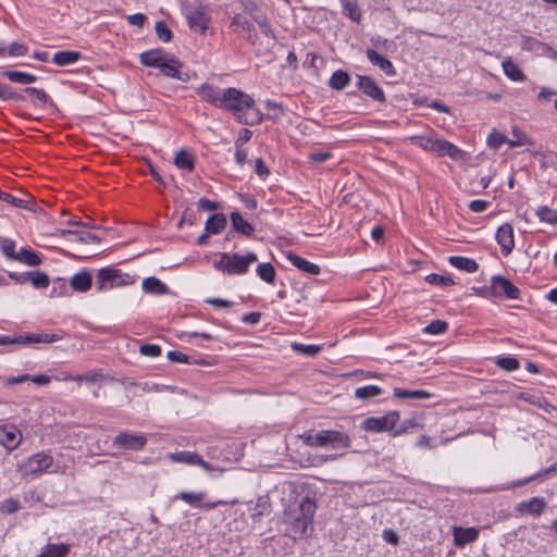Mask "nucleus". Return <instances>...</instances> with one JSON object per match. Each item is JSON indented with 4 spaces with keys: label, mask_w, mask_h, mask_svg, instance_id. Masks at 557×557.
I'll return each instance as SVG.
<instances>
[{
    "label": "nucleus",
    "mask_w": 557,
    "mask_h": 557,
    "mask_svg": "<svg viewBox=\"0 0 557 557\" xmlns=\"http://www.w3.org/2000/svg\"><path fill=\"white\" fill-rule=\"evenodd\" d=\"M454 543L457 547H463L467 544L473 543L479 537V530L474 527H453Z\"/></svg>",
    "instance_id": "20"
},
{
    "label": "nucleus",
    "mask_w": 557,
    "mask_h": 557,
    "mask_svg": "<svg viewBox=\"0 0 557 557\" xmlns=\"http://www.w3.org/2000/svg\"><path fill=\"white\" fill-rule=\"evenodd\" d=\"M317 510V503L306 496L299 505L284 511L283 523L286 525L285 533L293 540H299L313 531V517Z\"/></svg>",
    "instance_id": "2"
},
{
    "label": "nucleus",
    "mask_w": 557,
    "mask_h": 557,
    "mask_svg": "<svg viewBox=\"0 0 557 557\" xmlns=\"http://www.w3.org/2000/svg\"><path fill=\"white\" fill-rule=\"evenodd\" d=\"M394 396L401 399H429L432 395L424 389L410 391L396 387L394 388Z\"/></svg>",
    "instance_id": "41"
},
{
    "label": "nucleus",
    "mask_w": 557,
    "mask_h": 557,
    "mask_svg": "<svg viewBox=\"0 0 557 557\" xmlns=\"http://www.w3.org/2000/svg\"><path fill=\"white\" fill-rule=\"evenodd\" d=\"M174 164L180 170L194 172L196 168L195 154L187 149H180L175 152Z\"/></svg>",
    "instance_id": "26"
},
{
    "label": "nucleus",
    "mask_w": 557,
    "mask_h": 557,
    "mask_svg": "<svg viewBox=\"0 0 557 557\" xmlns=\"http://www.w3.org/2000/svg\"><path fill=\"white\" fill-rule=\"evenodd\" d=\"M357 87L372 100L384 103L386 97L384 90L377 85V83L370 76L358 75Z\"/></svg>",
    "instance_id": "15"
},
{
    "label": "nucleus",
    "mask_w": 557,
    "mask_h": 557,
    "mask_svg": "<svg viewBox=\"0 0 557 557\" xmlns=\"http://www.w3.org/2000/svg\"><path fill=\"white\" fill-rule=\"evenodd\" d=\"M187 21L190 28L205 33L210 23V17L203 9H196L187 15Z\"/></svg>",
    "instance_id": "27"
},
{
    "label": "nucleus",
    "mask_w": 557,
    "mask_h": 557,
    "mask_svg": "<svg viewBox=\"0 0 557 557\" xmlns=\"http://www.w3.org/2000/svg\"><path fill=\"white\" fill-rule=\"evenodd\" d=\"M292 347H293L294 351L304 354V355H307L310 357H315L322 350V347L320 345H314V344L306 345V344L294 343Z\"/></svg>",
    "instance_id": "50"
},
{
    "label": "nucleus",
    "mask_w": 557,
    "mask_h": 557,
    "mask_svg": "<svg viewBox=\"0 0 557 557\" xmlns=\"http://www.w3.org/2000/svg\"><path fill=\"white\" fill-rule=\"evenodd\" d=\"M141 355L147 357H159L162 352V349L157 344H143L139 348Z\"/></svg>",
    "instance_id": "63"
},
{
    "label": "nucleus",
    "mask_w": 557,
    "mask_h": 557,
    "mask_svg": "<svg viewBox=\"0 0 557 557\" xmlns=\"http://www.w3.org/2000/svg\"><path fill=\"white\" fill-rule=\"evenodd\" d=\"M495 239L500 247L502 255L509 256L515 248L513 226L510 223L502 224L496 231Z\"/></svg>",
    "instance_id": "16"
},
{
    "label": "nucleus",
    "mask_w": 557,
    "mask_h": 557,
    "mask_svg": "<svg viewBox=\"0 0 557 557\" xmlns=\"http://www.w3.org/2000/svg\"><path fill=\"white\" fill-rule=\"evenodd\" d=\"M257 275L267 284L273 285L276 280V270L270 262L258 264L256 269Z\"/></svg>",
    "instance_id": "40"
},
{
    "label": "nucleus",
    "mask_w": 557,
    "mask_h": 557,
    "mask_svg": "<svg viewBox=\"0 0 557 557\" xmlns=\"http://www.w3.org/2000/svg\"><path fill=\"white\" fill-rule=\"evenodd\" d=\"M23 434L15 424L0 425V445L11 453L22 443Z\"/></svg>",
    "instance_id": "14"
},
{
    "label": "nucleus",
    "mask_w": 557,
    "mask_h": 557,
    "mask_svg": "<svg viewBox=\"0 0 557 557\" xmlns=\"http://www.w3.org/2000/svg\"><path fill=\"white\" fill-rule=\"evenodd\" d=\"M23 91L29 96L35 97L42 104H46L50 100L49 95L44 89L26 87Z\"/></svg>",
    "instance_id": "62"
},
{
    "label": "nucleus",
    "mask_w": 557,
    "mask_h": 557,
    "mask_svg": "<svg viewBox=\"0 0 557 557\" xmlns=\"http://www.w3.org/2000/svg\"><path fill=\"white\" fill-rule=\"evenodd\" d=\"M63 333H28L21 335H0V346L17 344L36 345L49 344L63 339Z\"/></svg>",
    "instance_id": "10"
},
{
    "label": "nucleus",
    "mask_w": 557,
    "mask_h": 557,
    "mask_svg": "<svg viewBox=\"0 0 557 557\" xmlns=\"http://www.w3.org/2000/svg\"><path fill=\"white\" fill-rule=\"evenodd\" d=\"M0 200L8 202L16 208H25V203H26L25 200L20 199L17 197L13 196L12 194H9V193L2 191V190H0Z\"/></svg>",
    "instance_id": "64"
},
{
    "label": "nucleus",
    "mask_w": 557,
    "mask_h": 557,
    "mask_svg": "<svg viewBox=\"0 0 557 557\" xmlns=\"http://www.w3.org/2000/svg\"><path fill=\"white\" fill-rule=\"evenodd\" d=\"M53 465V456L50 451H39L30 455L18 465V471L23 476H37L48 471Z\"/></svg>",
    "instance_id": "11"
},
{
    "label": "nucleus",
    "mask_w": 557,
    "mask_h": 557,
    "mask_svg": "<svg viewBox=\"0 0 557 557\" xmlns=\"http://www.w3.org/2000/svg\"><path fill=\"white\" fill-rule=\"evenodd\" d=\"M15 261L25 263L29 267H37L41 264L42 259L39 253L32 249L22 248L15 258Z\"/></svg>",
    "instance_id": "38"
},
{
    "label": "nucleus",
    "mask_w": 557,
    "mask_h": 557,
    "mask_svg": "<svg viewBox=\"0 0 557 557\" xmlns=\"http://www.w3.org/2000/svg\"><path fill=\"white\" fill-rule=\"evenodd\" d=\"M366 54L368 60L373 65L380 67V70L384 72L387 76H394L396 74V70L393 63L384 55H381L373 49H367Z\"/></svg>",
    "instance_id": "23"
},
{
    "label": "nucleus",
    "mask_w": 557,
    "mask_h": 557,
    "mask_svg": "<svg viewBox=\"0 0 557 557\" xmlns=\"http://www.w3.org/2000/svg\"><path fill=\"white\" fill-rule=\"evenodd\" d=\"M505 75L512 82L522 83L527 79L523 71L510 59L507 58L502 63Z\"/></svg>",
    "instance_id": "31"
},
{
    "label": "nucleus",
    "mask_w": 557,
    "mask_h": 557,
    "mask_svg": "<svg viewBox=\"0 0 557 557\" xmlns=\"http://www.w3.org/2000/svg\"><path fill=\"white\" fill-rule=\"evenodd\" d=\"M103 379V375L99 372H96V371H92V372H88L84 375H77V376H71V375H66L63 380L64 381H77V382H82V381H85L87 383H97L99 381H101Z\"/></svg>",
    "instance_id": "53"
},
{
    "label": "nucleus",
    "mask_w": 557,
    "mask_h": 557,
    "mask_svg": "<svg viewBox=\"0 0 557 557\" xmlns=\"http://www.w3.org/2000/svg\"><path fill=\"white\" fill-rule=\"evenodd\" d=\"M264 104L269 111L268 115L265 116L268 120L278 121L286 114V109L282 102L269 99Z\"/></svg>",
    "instance_id": "44"
},
{
    "label": "nucleus",
    "mask_w": 557,
    "mask_h": 557,
    "mask_svg": "<svg viewBox=\"0 0 557 557\" xmlns=\"http://www.w3.org/2000/svg\"><path fill=\"white\" fill-rule=\"evenodd\" d=\"M28 47L22 42H12L8 49L0 48V58L9 57H23L27 54Z\"/></svg>",
    "instance_id": "47"
},
{
    "label": "nucleus",
    "mask_w": 557,
    "mask_h": 557,
    "mask_svg": "<svg viewBox=\"0 0 557 557\" xmlns=\"http://www.w3.org/2000/svg\"><path fill=\"white\" fill-rule=\"evenodd\" d=\"M196 94L202 101L220 109L223 94V89L220 87L203 83L196 88Z\"/></svg>",
    "instance_id": "18"
},
{
    "label": "nucleus",
    "mask_w": 557,
    "mask_h": 557,
    "mask_svg": "<svg viewBox=\"0 0 557 557\" xmlns=\"http://www.w3.org/2000/svg\"><path fill=\"white\" fill-rule=\"evenodd\" d=\"M233 228L243 235L251 236L255 228L247 222L239 212H232L230 215Z\"/></svg>",
    "instance_id": "33"
},
{
    "label": "nucleus",
    "mask_w": 557,
    "mask_h": 557,
    "mask_svg": "<svg viewBox=\"0 0 557 557\" xmlns=\"http://www.w3.org/2000/svg\"><path fill=\"white\" fill-rule=\"evenodd\" d=\"M71 552L70 544L48 543L45 545L37 557H66Z\"/></svg>",
    "instance_id": "28"
},
{
    "label": "nucleus",
    "mask_w": 557,
    "mask_h": 557,
    "mask_svg": "<svg viewBox=\"0 0 557 557\" xmlns=\"http://www.w3.org/2000/svg\"><path fill=\"white\" fill-rule=\"evenodd\" d=\"M64 236H77V239L82 243H98L99 238L89 232H76V231H63Z\"/></svg>",
    "instance_id": "58"
},
{
    "label": "nucleus",
    "mask_w": 557,
    "mask_h": 557,
    "mask_svg": "<svg viewBox=\"0 0 557 557\" xmlns=\"http://www.w3.org/2000/svg\"><path fill=\"white\" fill-rule=\"evenodd\" d=\"M168 359L173 361V362H180V363H187V364H190V363H197V364H205V361L201 360V361H191L190 357L182 351H178V350H170L168 352Z\"/></svg>",
    "instance_id": "55"
},
{
    "label": "nucleus",
    "mask_w": 557,
    "mask_h": 557,
    "mask_svg": "<svg viewBox=\"0 0 557 557\" xmlns=\"http://www.w3.org/2000/svg\"><path fill=\"white\" fill-rule=\"evenodd\" d=\"M400 414L398 411L393 410L387 412L386 414L375 418H367L363 423L362 428L363 430L368 432H393L394 436L400 435L404 433L409 426H413L414 423L412 420H407L404 422L403 428L399 430H395L396 424L399 422Z\"/></svg>",
    "instance_id": "7"
},
{
    "label": "nucleus",
    "mask_w": 557,
    "mask_h": 557,
    "mask_svg": "<svg viewBox=\"0 0 557 557\" xmlns=\"http://www.w3.org/2000/svg\"><path fill=\"white\" fill-rule=\"evenodd\" d=\"M220 109L231 112L235 120L243 125H258L264 115L256 108L255 99L235 87L223 89Z\"/></svg>",
    "instance_id": "1"
},
{
    "label": "nucleus",
    "mask_w": 557,
    "mask_h": 557,
    "mask_svg": "<svg viewBox=\"0 0 557 557\" xmlns=\"http://www.w3.org/2000/svg\"><path fill=\"white\" fill-rule=\"evenodd\" d=\"M411 145L425 151L433 152L437 157L448 156L453 160H459L462 157V150L453 143L437 138L431 132V135H416L408 138Z\"/></svg>",
    "instance_id": "4"
},
{
    "label": "nucleus",
    "mask_w": 557,
    "mask_h": 557,
    "mask_svg": "<svg viewBox=\"0 0 557 557\" xmlns=\"http://www.w3.org/2000/svg\"><path fill=\"white\" fill-rule=\"evenodd\" d=\"M27 282H29L35 288H47L50 284L49 276L41 271H28L26 272Z\"/></svg>",
    "instance_id": "43"
},
{
    "label": "nucleus",
    "mask_w": 557,
    "mask_h": 557,
    "mask_svg": "<svg viewBox=\"0 0 557 557\" xmlns=\"http://www.w3.org/2000/svg\"><path fill=\"white\" fill-rule=\"evenodd\" d=\"M350 75L344 70L335 71L330 77L329 85L332 89L343 90L350 83Z\"/></svg>",
    "instance_id": "37"
},
{
    "label": "nucleus",
    "mask_w": 557,
    "mask_h": 557,
    "mask_svg": "<svg viewBox=\"0 0 557 557\" xmlns=\"http://www.w3.org/2000/svg\"><path fill=\"white\" fill-rule=\"evenodd\" d=\"M257 260L258 256L252 251L246 255L223 252L214 262V268L227 275H244Z\"/></svg>",
    "instance_id": "6"
},
{
    "label": "nucleus",
    "mask_w": 557,
    "mask_h": 557,
    "mask_svg": "<svg viewBox=\"0 0 557 557\" xmlns=\"http://www.w3.org/2000/svg\"><path fill=\"white\" fill-rule=\"evenodd\" d=\"M139 58L144 66L159 69L161 74L166 77L175 78L183 83L190 81L189 73L183 72L184 63L174 54L163 49L147 50L140 53Z\"/></svg>",
    "instance_id": "3"
},
{
    "label": "nucleus",
    "mask_w": 557,
    "mask_h": 557,
    "mask_svg": "<svg viewBox=\"0 0 557 557\" xmlns=\"http://www.w3.org/2000/svg\"><path fill=\"white\" fill-rule=\"evenodd\" d=\"M512 135L515 139H508L510 148H517L530 144L529 137L518 128L512 129Z\"/></svg>",
    "instance_id": "60"
},
{
    "label": "nucleus",
    "mask_w": 557,
    "mask_h": 557,
    "mask_svg": "<svg viewBox=\"0 0 557 557\" xmlns=\"http://www.w3.org/2000/svg\"><path fill=\"white\" fill-rule=\"evenodd\" d=\"M143 289L145 293L153 295H163L168 292V286L154 276L147 277L143 281Z\"/></svg>",
    "instance_id": "36"
},
{
    "label": "nucleus",
    "mask_w": 557,
    "mask_h": 557,
    "mask_svg": "<svg viewBox=\"0 0 557 557\" xmlns=\"http://www.w3.org/2000/svg\"><path fill=\"white\" fill-rule=\"evenodd\" d=\"M2 76L7 77L13 83H18L22 85L33 84L38 79L36 75L15 70H5L2 72Z\"/></svg>",
    "instance_id": "34"
},
{
    "label": "nucleus",
    "mask_w": 557,
    "mask_h": 557,
    "mask_svg": "<svg viewBox=\"0 0 557 557\" xmlns=\"http://www.w3.org/2000/svg\"><path fill=\"white\" fill-rule=\"evenodd\" d=\"M2 253L11 259L15 260L17 252H15V242L10 238H3L0 243Z\"/></svg>",
    "instance_id": "61"
},
{
    "label": "nucleus",
    "mask_w": 557,
    "mask_h": 557,
    "mask_svg": "<svg viewBox=\"0 0 557 557\" xmlns=\"http://www.w3.org/2000/svg\"><path fill=\"white\" fill-rule=\"evenodd\" d=\"M547 507V503L542 497H532L521 502L517 506V510L522 515L541 516Z\"/></svg>",
    "instance_id": "21"
},
{
    "label": "nucleus",
    "mask_w": 557,
    "mask_h": 557,
    "mask_svg": "<svg viewBox=\"0 0 557 557\" xmlns=\"http://www.w3.org/2000/svg\"><path fill=\"white\" fill-rule=\"evenodd\" d=\"M448 262L454 268L465 271L467 273H474L478 271L479 268L474 259L462 256H451L448 258Z\"/></svg>",
    "instance_id": "30"
},
{
    "label": "nucleus",
    "mask_w": 557,
    "mask_h": 557,
    "mask_svg": "<svg viewBox=\"0 0 557 557\" xmlns=\"http://www.w3.org/2000/svg\"><path fill=\"white\" fill-rule=\"evenodd\" d=\"M521 49L523 51L534 52L540 55L547 54L552 51V48L531 36H521Z\"/></svg>",
    "instance_id": "24"
},
{
    "label": "nucleus",
    "mask_w": 557,
    "mask_h": 557,
    "mask_svg": "<svg viewBox=\"0 0 557 557\" xmlns=\"http://www.w3.org/2000/svg\"><path fill=\"white\" fill-rule=\"evenodd\" d=\"M21 508L20 502L16 498L10 497L0 503V511L2 513L11 515Z\"/></svg>",
    "instance_id": "59"
},
{
    "label": "nucleus",
    "mask_w": 557,
    "mask_h": 557,
    "mask_svg": "<svg viewBox=\"0 0 557 557\" xmlns=\"http://www.w3.org/2000/svg\"><path fill=\"white\" fill-rule=\"evenodd\" d=\"M147 437L144 434L139 433H131V432H120L112 441V446L114 448L123 449V450H134L139 451L145 448L147 445Z\"/></svg>",
    "instance_id": "13"
},
{
    "label": "nucleus",
    "mask_w": 557,
    "mask_h": 557,
    "mask_svg": "<svg viewBox=\"0 0 557 557\" xmlns=\"http://www.w3.org/2000/svg\"><path fill=\"white\" fill-rule=\"evenodd\" d=\"M135 283V275L124 273L120 269L107 267L98 270L95 287L97 292L128 286Z\"/></svg>",
    "instance_id": "8"
},
{
    "label": "nucleus",
    "mask_w": 557,
    "mask_h": 557,
    "mask_svg": "<svg viewBox=\"0 0 557 557\" xmlns=\"http://www.w3.org/2000/svg\"><path fill=\"white\" fill-rule=\"evenodd\" d=\"M253 21L258 24L261 33L272 39H275V33L271 26V23L268 18V16L263 13H260L259 15L253 16Z\"/></svg>",
    "instance_id": "48"
},
{
    "label": "nucleus",
    "mask_w": 557,
    "mask_h": 557,
    "mask_svg": "<svg viewBox=\"0 0 557 557\" xmlns=\"http://www.w3.org/2000/svg\"><path fill=\"white\" fill-rule=\"evenodd\" d=\"M69 294V286L64 278L58 277L53 281V287L51 289L52 297H63Z\"/></svg>",
    "instance_id": "57"
},
{
    "label": "nucleus",
    "mask_w": 557,
    "mask_h": 557,
    "mask_svg": "<svg viewBox=\"0 0 557 557\" xmlns=\"http://www.w3.org/2000/svg\"><path fill=\"white\" fill-rule=\"evenodd\" d=\"M154 29H156V34L158 36V38L163 41V42H169L172 40V37H173V33L172 30L168 27V25L165 24V22L163 21H158L156 23V26H154Z\"/></svg>",
    "instance_id": "56"
},
{
    "label": "nucleus",
    "mask_w": 557,
    "mask_h": 557,
    "mask_svg": "<svg viewBox=\"0 0 557 557\" xmlns=\"http://www.w3.org/2000/svg\"><path fill=\"white\" fill-rule=\"evenodd\" d=\"M535 215L541 222L557 225V210L555 209H550L547 206H540L535 211Z\"/></svg>",
    "instance_id": "46"
},
{
    "label": "nucleus",
    "mask_w": 557,
    "mask_h": 557,
    "mask_svg": "<svg viewBox=\"0 0 557 557\" xmlns=\"http://www.w3.org/2000/svg\"><path fill=\"white\" fill-rule=\"evenodd\" d=\"M494 363L502 370L516 371L520 368V361L513 356H498L495 358Z\"/></svg>",
    "instance_id": "45"
},
{
    "label": "nucleus",
    "mask_w": 557,
    "mask_h": 557,
    "mask_svg": "<svg viewBox=\"0 0 557 557\" xmlns=\"http://www.w3.org/2000/svg\"><path fill=\"white\" fill-rule=\"evenodd\" d=\"M481 295L485 298L512 299L520 298V289L503 275H493L491 285L482 288Z\"/></svg>",
    "instance_id": "9"
},
{
    "label": "nucleus",
    "mask_w": 557,
    "mask_h": 557,
    "mask_svg": "<svg viewBox=\"0 0 557 557\" xmlns=\"http://www.w3.org/2000/svg\"><path fill=\"white\" fill-rule=\"evenodd\" d=\"M227 224V220L225 214L223 213H214L208 218L205 225V231L208 234H220Z\"/></svg>",
    "instance_id": "29"
},
{
    "label": "nucleus",
    "mask_w": 557,
    "mask_h": 557,
    "mask_svg": "<svg viewBox=\"0 0 557 557\" xmlns=\"http://www.w3.org/2000/svg\"><path fill=\"white\" fill-rule=\"evenodd\" d=\"M231 33L237 37L245 39L250 45H255L258 39V35L253 23L244 13H236L230 23Z\"/></svg>",
    "instance_id": "12"
},
{
    "label": "nucleus",
    "mask_w": 557,
    "mask_h": 557,
    "mask_svg": "<svg viewBox=\"0 0 557 557\" xmlns=\"http://www.w3.org/2000/svg\"><path fill=\"white\" fill-rule=\"evenodd\" d=\"M82 59V53L74 50H62L53 54L52 62L59 66L73 64Z\"/></svg>",
    "instance_id": "32"
},
{
    "label": "nucleus",
    "mask_w": 557,
    "mask_h": 557,
    "mask_svg": "<svg viewBox=\"0 0 557 557\" xmlns=\"http://www.w3.org/2000/svg\"><path fill=\"white\" fill-rule=\"evenodd\" d=\"M304 442L311 447H332L334 449H346L350 447L351 440L348 434L336 430H322L319 432H306L302 435Z\"/></svg>",
    "instance_id": "5"
},
{
    "label": "nucleus",
    "mask_w": 557,
    "mask_h": 557,
    "mask_svg": "<svg viewBox=\"0 0 557 557\" xmlns=\"http://www.w3.org/2000/svg\"><path fill=\"white\" fill-rule=\"evenodd\" d=\"M92 284V275L88 269H83L70 280V287L79 293H86Z\"/></svg>",
    "instance_id": "22"
},
{
    "label": "nucleus",
    "mask_w": 557,
    "mask_h": 557,
    "mask_svg": "<svg viewBox=\"0 0 557 557\" xmlns=\"http://www.w3.org/2000/svg\"><path fill=\"white\" fill-rule=\"evenodd\" d=\"M448 324L444 320H434L423 329L426 334L438 335L446 332Z\"/></svg>",
    "instance_id": "54"
},
{
    "label": "nucleus",
    "mask_w": 557,
    "mask_h": 557,
    "mask_svg": "<svg viewBox=\"0 0 557 557\" xmlns=\"http://www.w3.org/2000/svg\"><path fill=\"white\" fill-rule=\"evenodd\" d=\"M343 8V14L352 22L360 23L362 13L357 0H339Z\"/></svg>",
    "instance_id": "35"
},
{
    "label": "nucleus",
    "mask_w": 557,
    "mask_h": 557,
    "mask_svg": "<svg viewBox=\"0 0 557 557\" xmlns=\"http://www.w3.org/2000/svg\"><path fill=\"white\" fill-rule=\"evenodd\" d=\"M0 99L3 101H24L26 98L23 94L14 91L9 85L0 83Z\"/></svg>",
    "instance_id": "49"
},
{
    "label": "nucleus",
    "mask_w": 557,
    "mask_h": 557,
    "mask_svg": "<svg viewBox=\"0 0 557 557\" xmlns=\"http://www.w3.org/2000/svg\"><path fill=\"white\" fill-rule=\"evenodd\" d=\"M383 389L377 385H366L355 389V397L360 400H369L382 395Z\"/></svg>",
    "instance_id": "42"
},
{
    "label": "nucleus",
    "mask_w": 557,
    "mask_h": 557,
    "mask_svg": "<svg viewBox=\"0 0 557 557\" xmlns=\"http://www.w3.org/2000/svg\"><path fill=\"white\" fill-rule=\"evenodd\" d=\"M518 399H521L525 403H529L531 405H534L539 408L544 409L545 411H549V408L552 407L550 404L546 400L545 397L541 396L540 394L529 393V392H521L518 395Z\"/></svg>",
    "instance_id": "39"
},
{
    "label": "nucleus",
    "mask_w": 557,
    "mask_h": 557,
    "mask_svg": "<svg viewBox=\"0 0 557 557\" xmlns=\"http://www.w3.org/2000/svg\"><path fill=\"white\" fill-rule=\"evenodd\" d=\"M504 144H508V138L497 131H493L487 137V146L492 149L497 150Z\"/></svg>",
    "instance_id": "52"
},
{
    "label": "nucleus",
    "mask_w": 557,
    "mask_h": 557,
    "mask_svg": "<svg viewBox=\"0 0 557 557\" xmlns=\"http://www.w3.org/2000/svg\"><path fill=\"white\" fill-rule=\"evenodd\" d=\"M205 497H206L205 492H200V493L181 492L175 496V499H182L194 508H205L206 510L214 509L219 506H225L228 504V502H226V500H216V502L201 504V500Z\"/></svg>",
    "instance_id": "17"
},
{
    "label": "nucleus",
    "mask_w": 557,
    "mask_h": 557,
    "mask_svg": "<svg viewBox=\"0 0 557 557\" xmlns=\"http://www.w3.org/2000/svg\"><path fill=\"white\" fill-rule=\"evenodd\" d=\"M425 282H428L431 285L436 286H451L455 284L454 280L448 275H440L436 273H431L425 276Z\"/></svg>",
    "instance_id": "51"
},
{
    "label": "nucleus",
    "mask_w": 557,
    "mask_h": 557,
    "mask_svg": "<svg viewBox=\"0 0 557 557\" xmlns=\"http://www.w3.org/2000/svg\"><path fill=\"white\" fill-rule=\"evenodd\" d=\"M169 458L174 462H181L191 466H199L203 468L205 470H210L211 466L209 462L203 460L197 453L195 451H188V450H182L177 453L170 454Z\"/></svg>",
    "instance_id": "19"
},
{
    "label": "nucleus",
    "mask_w": 557,
    "mask_h": 557,
    "mask_svg": "<svg viewBox=\"0 0 557 557\" xmlns=\"http://www.w3.org/2000/svg\"><path fill=\"white\" fill-rule=\"evenodd\" d=\"M287 260L296 267L298 270H300L304 273L310 274V275H318L321 272V269L318 264L294 253L288 252Z\"/></svg>",
    "instance_id": "25"
}]
</instances>
